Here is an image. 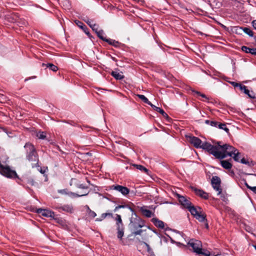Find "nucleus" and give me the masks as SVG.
Here are the masks:
<instances>
[{
    "mask_svg": "<svg viewBox=\"0 0 256 256\" xmlns=\"http://www.w3.org/2000/svg\"><path fill=\"white\" fill-rule=\"evenodd\" d=\"M24 148L26 151V159L30 162L32 168H40L38 156L34 146L31 143L26 142Z\"/></svg>",
    "mask_w": 256,
    "mask_h": 256,
    "instance_id": "nucleus-1",
    "label": "nucleus"
},
{
    "mask_svg": "<svg viewBox=\"0 0 256 256\" xmlns=\"http://www.w3.org/2000/svg\"><path fill=\"white\" fill-rule=\"evenodd\" d=\"M145 222L136 214L132 215L130 218L129 228L134 236L140 235L142 230L140 228L144 227Z\"/></svg>",
    "mask_w": 256,
    "mask_h": 256,
    "instance_id": "nucleus-2",
    "label": "nucleus"
},
{
    "mask_svg": "<svg viewBox=\"0 0 256 256\" xmlns=\"http://www.w3.org/2000/svg\"><path fill=\"white\" fill-rule=\"evenodd\" d=\"M219 146L218 152L220 153V154L224 156L221 158H218L219 160H222L227 157V156H232L233 154L237 152V149L234 146L229 144H222V142H219V146Z\"/></svg>",
    "mask_w": 256,
    "mask_h": 256,
    "instance_id": "nucleus-3",
    "label": "nucleus"
},
{
    "mask_svg": "<svg viewBox=\"0 0 256 256\" xmlns=\"http://www.w3.org/2000/svg\"><path fill=\"white\" fill-rule=\"evenodd\" d=\"M219 142L216 144L212 145L210 142H205L204 143L202 142L200 148L208 152L210 154L213 155L216 158H221L223 156L220 154L218 152L219 150Z\"/></svg>",
    "mask_w": 256,
    "mask_h": 256,
    "instance_id": "nucleus-4",
    "label": "nucleus"
},
{
    "mask_svg": "<svg viewBox=\"0 0 256 256\" xmlns=\"http://www.w3.org/2000/svg\"><path fill=\"white\" fill-rule=\"evenodd\" d=\"M8 160V158L6 156H4V160H2V158H0V173L8 178H16L18 177V174L16 171L11 170L9 166H4L2 163V162H6Z\"/></svg>",
    "mask_w": 256,
    "mask_h": 256,
    "instance_id": "nucleus-5",
    "label": "nucleus"
},
{
    "mask_svg": "<svg viewBox=\"0 0 256 256\" xmlns=\"http://www.w3.org/2000/svg\"><path fill=\"white\" fill-rule=\"evenodd\" d=\"M176 196L179 202L184 208L188 209L190 214H194V212H195L196 207L192 205L189 198L181 196L180 194H176Z\"/></svg>",
    "mask_w": 256,
    "mask_h": 256,
    "instance_id": "nucleus-6",
    "label": "nucleus"
},
{
    "mask_svg": "<svg viewBox=\"0 0 256 256\" xmlns=\"http://www.w3.org/2000/svg\"><path fill=\"white\" fill-rule=\"evenodd\" d=\"M211 184L214 189L218 192V194H220L222 192V189L220 186L221 180L220 178L218 176H212Z\"/></svg>",
    "mask_w": 256,
    "mask_h": 256,
    "instance_id": "nucleus-7",
    "label": "nucleus"
},
{
    "mask_svg": "<svg viewBox=\"0 0 256 256\" xmlns=\"http://www.w3.org/2000/svg\"><path fill=\"white\" fill-rule=\"evenodd\" d=\"M188 244L191 248H192L194 252L196 254H198L200 250L202 247V244L200 241L195 240L191 239L190 240Z\"/></svg>",
    "mask_w": 256,
    "mask_h": 256,
    "instance_id": "nucleus-8",
    "label": "nucleus"
},
{
    "mask_svg": "<svg viewBox=\"0 0 256 256\" xmlns=\"http://www.w3.org/2000/svg\"><path fill=\"white\" fill-rule=\"evenodd\" d=\"M110 190L118 192L124 196H126L130 192V190L128 188L118 184L112 186Z\"/></svg>",
    "mask_w": 256,
    "mask_h": 256,
    "instance_id": "nucleus-9",
    "label": "nucleus"
},
{
    "mask_svg": "<svg viewBox=\"0 0 256 256\" xmlns=\"http://www.w3.org/2000/svg\"><path fill=\"white\" fill-rule=\"evenodd\" d=\"M201 210L202 208L198 206V208H195V212L191 214L199 222H204L205 220H206V216L204 214H201Z\"/></svg>",
    "mask_w": 256,
    "mask_h": 256,
    "instance_id": "nucleus-10",
    "label": "nucleus"
},
{
    "mask_svg": "<svg viewBox=\"0 0 256 256\" xmlns=\"http://www.w3.org/2000/svg\"><path fill=\"white\" fill-rule=\"evenodd\" d=\"M188 140L196 148H200V145L202 144V140L198 138L192 136H186Z\"/></svg>",
    "mask_w": 256,
    "mask_h": 256,
    "instance_id": "nucleus-11",
    "label": "nucleus"
},
{
    "mask_svg": "<svg viewBox=\"0 0 256 256\" xmlns=\"http://www.w3.org/2000/svg\"><path fill=\"white\" fill-rule=\"evenodd\" d=\"M36 212L47 218H54L55 216L54 212L46 209L38 208L36 210Z\"/></svg>",
    "mask_w": 256,
    "mask_h": 256,
    "instance_id": "nucleus-12",
    "label": "nucleus"
},
{
    "mask_svg": "<svg viewBox=\"0 0 256 256\" xmlns=\"http://www.w3.org/2000/svg\"><path fill=\"white\" fill-rule=\"evenodd\" d=\"M53 208L54 209L58 210H62L63 211H64L69 213H72L74 212V208L71 204H64L62 206H54Z\"/></svg>",
    "mask_w": 256,
    "mask_h": 256,
    "instance_id": "nucleus-13",
    "label": "nucleus"
},
{
    "mask_svg": "<svg viewBox=\"0 0 256 256\" xmlns=\"http://www.w3.org/2000/svg\"><path fill=\"white\" fill-rule=\"evenodd\" d=\"M192 189L195 192L196 195L200 196V197L205 200L208 198V194L204 192L203 190L198 189L193 187L192 188Z\"/></svg>",
    "mask_w": 256,
    "mask_h": 256,
    "instance_id": "nucleus-14",
    "label": "nucleus"
},
{
    "mask_svg": "<svg viewBox=\"0 0 256 256\" xmlns=\"http://www.w3.org/2000/svg\"><path fill=\"white\" fill-rule=\"evenodd\" d=\"M151 221L156 226L160 228H164V223L162 221L158 220V218H152Z\"/></svg>",
    "mask_w": 256,
    "mask_h": 256,
    "instance_id": "nucleus-15",
    "label": "nucleus"
},
{
    "mask_svg": "<svg viewBox=\"0 0 256 256\" xmlns=\"http://www.w3.org/2000/svg\"><path fill=\"white\" fill-rule=\"evenodd\" d=\"M58 192L60 194H68L70 196H73L74 197H80V196H85L88 195V192H86V193L83 194H77L76 193H74V192H70L68 194V193L66 192V189L59 190Z\"/></svg>",
    "mask_w": 256,
    "mask_h": 256,
    "instance_id": "nucleus-16",
    "label": "nucleus"
},
{
    "mask_svg": "<svg viewBox=\"0 0 256 256\" xmlns=\"http://www.w3.org/2000/svg\"><path fill=\"white\" fill-rule=\"evenodd\" d=\"M240 162L242 164L247 165L250 167H252L255 164V162L250 158H243L240 160Z\"/></svg>",
    "mask_w": 256,
    "mask_h": 256,
    "instance_id": "nucleus-17",
    "label": "nucleus"
},
{
    "mask_svg": "<svg viewBox=\"0 0 256 256\" xmlns=\"http://www.w3.org/2000/svg\"><path fill=\"white\" fill-rule=\"evenodd\" d=\"M140 210L142 214L146 218H150L154 214L150 210L146 208L144 206L141 207Z\"/></svg>",
    "mask_w": 256,
    "mask_h": 256,
    "instance_id": "nucleus-18",
    "label": "nucleus"
},
{
    "mask_svg": "<svg viewBox=\"0 0 256 256\" xmlns=\"http://www.w3.org/2000/svg\"><path fill=\"white\" fill-rule=\"evenodd\" d=\"M220 164L222 167L226 170H230L232 168V164L228 160H220Z\"/></svg>",
    "mask_w": 256,
    "mask_h": 256,
    "instance_id": "nucleus-19",
    "label": "nucleus"
},
{
    "mask_svg": "<svg viewBox=\"0 0 256 256\" xmlns=\"http://www.w3.org/2000/svg\"><path fill=\"white\" fill-rule=\"evenodd\" d=\"M124 226H118L116 228L117 232V237L120 240H122L124 235Z\"/></svg>",
    "mask_w": 256,
    "mask_h": 256,
    "instance_id": "nucleus-20",
    "label": "nucleus"
},
{
    "mask_svg": "<svg viewBox=\"0 0 256 256\" xmlns=\"http://www.w3.org/2000/svg\"><path fill=\"white\" fill-rule=\"evenodd\" d=\"M242 50L246 53H250L254 55H256V48H251L246 46H243L242 48Z\"/></svg>",
    "mask_w": 256,
    "mask_h": 256,
    "instance_id": "nucleus-21",
    "label": "nucleus"
},
{
    "mask_svg": "<svg viewBox=\"0 0 256 256\" xmlns=\"http://www.w3.org/2000/svg\"><path fill=\"white\" fill-rule=\"evenodd\" d=\"M192 92H194V94H196L198 96H200L202 98H200V100L202 101L208 102L210 100V98L208 97L206 95H205L204 94H202L198 91L192 90Z\"/></svg>",
    "mask_w": 256,
    "mask_h": 256,
    "instance_id": "nucleus-22",
    "label": "nucleus"
},
{
    "mask_svg": "<svg viewBox=\"0 0 256 256\" xmlns=\"http://www.w3.org/2000/svg\"><path fill=\"white\" fill-rule=\"evenodd\" d=\"M112 75L116 80H122L124 78L122 72L117 71L112 72Z\"/></svg>",
    "mask_w": 256,
    "mask_h": 256,
    "instance_id": "nucleus-23",
    "label": "nucleus"
},
{
    "mask_svg": "<svg viewBox=\"0 0 256 256\" xmlns=\"http://www.w3.org/2000/svg\"><path fill=\"white\" fill-rule=\"evenodd\" d=\"M133 166L142 172H144L146 174H148V170L142 165L134 164Z\"/></svg>",
    "mask_w": 256,
    "mask_h": 256,
    "instance_id": "nucleus-24",
    "label": "nucleus"
},
{
    "mask_svg": "<svg viewBox=\"0 0 256 256\" xmlns=\"http://www.w3.org/2000/svg\"><path fill=\"white\" fill-rule=\"evenodd\" d=\"M116 227L124 226L122 222L121 216L120 214H116Z\"/></svg>",
    "mask_w": 256,
    "mask_h": 256,
    "instance_id": "nucleus-25",
    "label": "nucleus"
},
{
    "mask_svg": "<svg viewBox=\"0 0 256 256\" xmlns=\"http://www.w3.org/2000/svg\"><path fill=\"white\" fill-rule=\"evenodd\" d=\"M42 66H46V68H49L50 70H51L53 72H56L58 70V67L56 66H55L52 64H42Z\"/></svg>",
    "mask_w": 256,
    "mask_h": 256,
    "instance_id": "nucleus-26",
    "label": "nucleus"
},
{
    "mask_svg": "<svg viewBox=\"0 0 256 256\" xmlns=\"http://www.w3.org/2000/svg\"><path fill=\"white\" fill-rule=\"evenodd\" d=\"M198 253L197 254H202L204 255L205 256H210V252L208 250L202 249V248L200 250V251H198Z\"/></svg>",
    "mask_w": 256,
    "mask_h": 256,
    "instance_id": "nucleus-27",
    "label": "nucleus"
},
{
    "mask_svg": "<svg viewBox=\"0 0 256 256\" xmlns=\"http://www.w3.org/2000/svg\"><path fill=\"white\" fill-rule=\"evenodd\" d=\"M108 216H112V213H109V212L103 213L102 214V215L100 218H97L96 219V221H102L103 220H104Z\"/></svg>",
    "mask_w": 256,
    "mask_h": 256,
    "instance_id": "nucleus-28",
    "label": "nucleus"
},
{
    "mask_svg": "<svg viewBox=\"0 0 256 256\" xmlns=\"http://www.w3.org/2000/svg\"><path fill=\"white\" fill-rule=\"evenodd\" d=\"M36 136L41 140H44L46 138V133L44 132L39 131L36 133Z\"/></svg>",
    "mask_w": 256,
    "mask_h": 256,
    "instance_id": "nucleus-29",
    "label": "nucleus"
},
{
    "mask_svg": "<svg viewBox=\"0 0 256 256\" xmlns=\"http://www.w3.org/2000/svg\"><path fill=\"white\" fill-rule=\"evenodd\" d=\"M217 127H218L220 129L224 130L226 132H229V129L226 127L225 124H221L218 122Z\"/></svg>",
    "mask_w": 256,
    "mask_h": 256,
    "instance_id": "nucleus-30",
    "label": "nucleus"
},
{
    "mask_svg": "<svg viewBox=\"0 0 256 256\" xmlns=\"http://www.w3.org/2000/svg\"><path fill=\"white\" fill-rule=\"evenodd\" d=\"M138 96L144 102L148 104H151V102L148 100L144 95L138 94Z\"/></svg>",
    "mask_w": 256,
    "mask_h": 256,
    "instance_id": "nucleus-31",
    "label": "nucleus"
},
{
    "mask_svg": "<svg viewBox=\"0 0 256 256\" xmlns=\"http://www.w3.org/2000/svg\"><path fill=\"white\" fill-rule=\"evenodd\" d=\"M240 154V153L238 152V150H237V152H236L233 154L234 156H232V158L236 162H240V158L239 156Z\"/></svg>",
    "mask_w": 256,
    "mask_h": 256,
    "instance_id": "nucleus-32",
    "label": "nucleus"
},
{
    "mask_svg": "<svg viewBox=\"0 0 256 256\" xmlns=\"http://www.w3.org/2000/svg\"><path fill=\"white\" fill-rule=\"evenodd\" d=\"M243 32L246 34L250 36H252L253 32L252 30L248 28H243Z\"/></svg>",
    "mask_w": 256,
    "mask_h": 256,
    "instance_id": "nucleus-33",
    "label": "nucleus"
},
{
    "mask_svg": "<svg viewBox=\"0 0 256 256\" xmlns=\"http://www.w3.org/2000/svg\"><path fill=\"white\" fill-rule=\"evenodd\" d=\"M96 34L100 39L104 40H106V38H105L104 36V32L102 30H99Z\"/></svg>",
    "mask_w": 256,
    "mask_h": 256,
    "instance_id": "nucleus-34",
    "label": "nucleus"
},
{
    "mask_svg": "<svg viewBox=\"0 0 256 256\" xmlns=\"http://www.w3.org/2000/svg\"><path fill=\"white\" fill-rule=\"evenodd\" d=\"M153 110L156 111L157 112H164V110L162 109H161L159 107H157L154 105H153L152 103L151 104H150Z\"/></svg>",
    "mask_w": 256,
    "mask_h": 256,
    "instance_id": "nucleus-35",
    "label": "nucleus"
},
{
    "mask_svg": "<svg viewBox=\"0 0 256 256\" xmlns=\"http://www.w3.org/2000/svg\"><path fill=\"white\" fill-rule=\"evenodd\" d=\"M162 116L168 122H171L172 119L168 116L167 113H160Z\"/></svg>",
    "mask_w": 256,
    "mask_h": 256,
    "instance_id": "nucleus-36",
    "label": "nucleus"
},
{
    "mask_svg": "<svg viewBox=\"0 0 256 256\" xmlns=\"http://www.w3.org/2000/svg\"><path fill=\"white\" fill-rule=\"evenodd\" d=\"M234 29L236 33L238 34H242L243 32V28L241 27H235Z\"/></svg>",
    "mask_w": 256,
    "mask_h": 256,
    "instance_id": "nucleus-37",
    "label": "nucleus"
},
{
    "mask_svg": "<svg viewBox=\"0 0 256 256\" xmlns=\"http://www.w3.org/2000/svg\"><path fill=\"white\" fill-rule=\"evenodd\" d=\"M106 42H108L110 44L112 45H114L116 46L118 44V42L115 41L114 40H110V39H106Z\"/></svg>",
    "mask_w": 256,
    "mask_h": 256,
    "instance_id": "nucleus-38",
    "label": "nucleus"
},
{
    "mask_svg": "<svg viewBox=\"0 0 256 256\" xmlns=\"http://www.w3.org/2000/svg\"><path fill=\"white\" fill-rule=\"evenodd\" d=\"M90 28L96 33L99 30L98 26L97 24H94L93 25L90 26Z\"/></svg>",
    "mask_w": 256,
    "mask_h": 256,
    "instance_id": "nucleus-39",
    "label": "nucleus"
},
{
    "mask_svg": "<svg viewBox=\"0 0 256 256\" xmlns=\"http://www.w3.org/2000/svg\"><path fill=\"white\" fill-rule=\"evenodd\" d=\"M248 97L254 99L255 102H256V93H254V92H253L252 91L250 92V93L248 95Z\"/></svg>",
    "mask_w": 256,
    "mask_h": 256,
    "instance_id": "nucleus-40",
    "label": "nucleus"
},
{
    "mask_svg": "<svg viewBox=\"0 0 256 256\" xmlns=\"http://www.w3.org/2000/svg\"><path fill=\"white\" fill-rule=\"evenodd\" d=\"M84 20L89 25V26L90 27V26L93 25L94 23V21L90 20L88 18H86V19H84Z\"/></svg>",
    "mask_w": 256,
    "mask_h": 256,
    "instance_id": "nucleus-41",
    "label": "nucleus"
},
{
    "mask_svg": "<svg viewBox=\"0 0 256 256\" xmlns=\"http://www.w3.org/2000/svg\"><path fill=\"white\" fill-rule=\"evenodd\" d=\"M88 214L89 216H90L92 218H95L96 216V213L92 210H90V212H88Z\"/></svg>",
    "mask_w": 256,
    "mask_h": 256,
    "instance_id": "nucleus-42",
    "label": "nucleus"
},
{
    "mask_svg": "<svg viewBox=\"0 0 256 256\" xmlns=\"http://www.w3.org/2000/svg\"><path fill=\"white\" fill-rule=\"evenodd\" d=\"M143 244L146 246V249H147V251L148 252H150L151 251H152V249L150 246V245L148 244L146 242H143Z\"/></svg>",
    "mask_w": 256,
    "mask_h": 256,
    "instance_id": "nucleus-43",
    "label": "nucleus"
},
{
    "mask_svg": "<svg viewBox=\"0 0 256 256\" xmlns=\"http://www.w3.org/2000/svg\"><path fill=\"white\" fill-rule=\"evenodd\" d=\"M76 186L78 188H82V189H87L88 188V186H86L85 185H84L83 184H77Z\"/></svg>",
    "mask_w": 256,
    "mask_h": 256,
    "instance_id": "nucleus-44",
    "label": "nucleus"
},
{
    "mask_svg": "<svg viewBox=\"0 0 256 256\" xmlns=\"http://www.w3.org/2000/svg\"><path fill=\"white\" fill-rule=\"evenodd\" d=\"M218 122L216 121L212 120V122H210V125L212 126L217 127V126L218 125Z\"/></svg>",
    "mask_w": 256,
    "mask_h": 256,
    "instance_id": "nucleus-45",
    "label": "nucleus"
},
{
    "mask_svg": "<svg viewBox=\"0 0 256 256\" xmlns=\"http://www.w3.org/2000/svg\"><path fill=\"white\" fill-rule=\"evenodd\" d=\"M125 207H126V206H124V205H118V206H116L115 208H114V212H116V211H117L118 210H119L120 208H125Z\"/></svg>",
    "mask_w": 256,
    "mask_h": 256,
    "instance_id": "nucleus-46",
    "label": "nucleus"
},
{
    "mask_svg": "<svg viewBox=\"0 0 256 256\" xmlns=\"http://www.w3.org/2000/svg\"><path fill=\"white\" fill-rule=\"evenodd\" d=\"M242 88H242L244 89V92L248 96V95H249V94L250 93V90H248V89H246V86H243Z\"/></svg>",
    "mask_w": 256,
    "mask_h": 256,
    "instance_id": "nucleus-47",
    "label": "nucleus"
},
{
    "mask_svg": "<svg viewBox=\"0 0 256 256\" xmlns=\"http://www.w3.org/2000/svg\"><path fill=\"white\" fill-rule=\"evenodd\" d=\"M242 88H242L244 89V92L248 96V95H249V94L250 93V90H248V89H246V86H243Z\"/></svg>",
    "mask_w": 256,
    "mask_h": 256,
    "instance_id": "nucleus-48",
    "label": "nucleus"
},
{
    "mask_svg": "<svg viewBox=\"0 0 256 256\" xmlns=\"http://www.w3.org/2000/svg\"><path fill=\"white\" fill-rule=\"evenodd\" d=\"M76 24L82 28H83V24L80 21H76Z\"/></svg>",
    "mask_w": 256,
    "mask_h": 256,
    "instance_id": "nucleus-49",
    "label": "nucleus"
},
{
    "mask_svg": "<svg viewBox=\"0 0 256 256\" xmlns=\"http://www.w3.org/2000/svg\"><path fill=\"white\" fill-rule=\"evenodd\" d=\"M28 183L30 184L31 186H34V181L32 179H30L28 180Z\"/></svg>",
    "mask_w": 256,
    "mask_h": 256,
    "instance_id": "nucleus-50",
    "label": "nucleus"
},
{
    "mask_svg": "<svg viewBox=\"0 0 256 256\" xmlns=\"http://www.w3.org/2000/svg\"><path fill=\"white\" fill-rule=\"evenodd\" d=\"M220 198L224 202H226L228 200L227 198L223 194H221Z\"/></svg>",
    "mask_w": 256,
    "mask_h": 256,
    "instance_id": "nucleus-51",
    "label": "nucleus"
},
{
    "mask_svg": "<svg viewBox=\"0 0 256 256\" xmlns=\"http://www.w3.org/2000/svg\"><path fill=\"white\" fill-rule=\"evenodd\" d=\"M248 188L252 190L253 192L256 194V186H250V188L248 187Z\"/></svg>",
    "mask_w": 256,
    "mask_h": 256,
    "instance_id": "nucleus-52",
    "label": "nucleus"
},
{
    "mask_svg": "<svg viewBox=\"0 0 256 256\" xmlns=\"http://www.w3.org/2000/svg\"><path fill=\"white\" fill-rule=\"evenodd\" d=\"M230 82L234 87L239 86L240 84H239L238 83H236V82Z\"/></svg>",
    "mask_w": 256,
    "mask_h": 256,
    "instance_id": "nucleus-53",
    "label": "nucleus"
},
{
    "mask_svg": "<svg viewBox=\"0 0 256 256\" xmlns=\"http://www.w3.org/2000/svg\"><path fill=\"white\" fill-rule=\"evenodd\" d=\"M252 24L254 28L256 30V20H253Z\"/></svg>",
    "mask_w": 256,
    "mask_h": 256,
    "instance_id": "nucleus-54",
    "label": "nucleus"
},
{
    "mask_svg": "<svg viewBox=\"0 0 256 256\" xmlns=\"http://www.w3.org/2000/svg\"><path fill=\"white\" fill-rule=\"evenodd\" d=\"M4 96L2 94H0V102L4 100Z\"/></svg>",
    "mask_w": 256,
    "mask_h": 256,
    "instance_id": "nucleus-55",
    "label": "nucleus"
},
{
    "mask_svg": "<svg viewBox=\"0 0 256 256\" xmlns=\"http://www.w3.org/2000/svg\"><path fill=\"white\" fill-rule=\"evenodd\" d=\"M243 86H242V84H240V86H238V87L240 88V89L242 91V92H244V88H242Z\"/></svg>",
    "mask_w": 256,
    "mask_h": 256,
    "instance_id": "nucleus-56",
    "label": "nucleus"
},
{
    "mask_svg": "<svg viewBox=\"0 0 256 256\" xmlns=\"http://www.w3.org/2000/svg\"><path fill=\"white\" fill-rule=\"evenodd\" d=\"M212 120H205V123L207 124H210Z\"/></svg>",
    "mask_w": 256,
    "mask_h": 256,
    "instance_id": "nucleus-57",
    "label": "nucleus"
},
{
    "mask_svg": "<svg viewBox=\"0 0 256 256\" xmlns=\"http://www.w3.org/2000/svg\"><path fill=\"white\" fill-rule=\"evenodd\" d=\"M245 182H244V184L245 186L247 187V188H248V187L250 188V186L248 183L246 182V180H244Z\"/></svg>",
    "mask_w": 256,
    "mask_h": 256,
    "instance_id": "nucleus-58",
    "label": "nucleus"
},
{
    "mask_svg": "<svg viewBox=\"0 0 256 256\" xmlns=\"http://www.w3.org/2000/svg\"><path fill=\"white\" fill-rule=\"evenodd\" d=\"M76 180V179H74V178H72V179L71 180L70 185H72V182L73 181Z\"/></svg>",
    "mask_w": 256,
    "mask_h": 256,
    "instance_id": "nucleus-59",
    "label": "nucleus"
},
{
    "mask_svg": "<svg viewBox=\"0 0 256 256\" xmlns=\"http://www.w3.org/2000/svg\"><path fill=\"white\" fill-rule=\"evenodd\" d=\"M86 207H87L88 212H90V210H91L90 208L88 206H86Z\"/></svg>",
    "mask_w": 256,
    "mask_h": 256,
    "instance_id": "nucleus-60",
    "label": "nucleus"
},
{
    "mask_svg": "<svg viewBox=\"0 0 256 256\" xmlns=\"http://www.w3.org/2000/svg\"><path fill=\"white\" fill-rule=\"evenodd\" d=\"M40 172L42 173V174H44V171H43L41 168H40Z\"/></svg>",
    "mask_w": 256,
    "mask_h": 256,
    "instance_id": "nucleus-61",
    "label": "nucleus"
},
{
    "mask_svg": "<svg viewBox=\"0 0 256 256\" xmlns=\"http://www.w3.org/2000/svg\"><path fill=\"white\" fill-rule=\"evenodd\" d=\"M206 228H208V224L207 223L206 224Z\"/></svg>",
    "mask_w": 256,
    "mask_h": 256,
    "instance_id": "nucleus-62",
    "label": "nucleus"
},
{
    "mask_svg": "<svg viewBox=\"0 0 256 256\" xmlns=\"http://www.w3.org/2000/svg\"><path fill=\"white\" fill-rule=\"evenodd\" d=\"M214 256H222L221 254H217V255H216Z\"/></svg>",
    "mask_w": 256,
    "mask_h": 256,
    "instance_id": "nucleus-63",
    "label": "nucleus"
},
{
    "mask_svg": "<svg viewBox=\"0 0 256 256\" xmlns=\"http://www.w3.org/2000/svg\"><path fill=\"white\" fill-rule=\"evenodd\" d=\"M230 110H232V108H230V109H229Z\"/></svg>",
    "mask_w": 256,
    "mask_h": 256,
    "instance_id": "nucleus-64",
    "label": "nucleus"
}]
</instances>
